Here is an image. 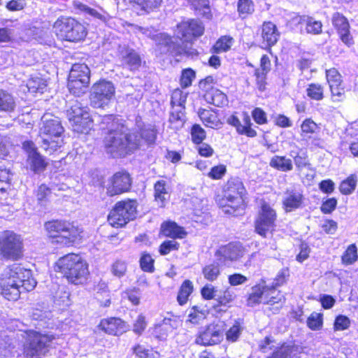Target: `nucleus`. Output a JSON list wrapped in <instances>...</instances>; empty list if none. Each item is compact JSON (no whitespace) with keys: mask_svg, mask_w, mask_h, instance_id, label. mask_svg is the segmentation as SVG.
<instances>
[{"mask_svg":"<svg viewBox=\"0 0 358 358\" xmlns=\"http://www.w3.org/2000/svg\"><path fill=\"white\" fill-rule=\"evenodd\" d=\"M203 31V23L197 20L180 22L176 27L175 36L180 40L182 45L173 42L167 34L158 33L152 36L156 43V55L171 52L174 55H196V50L192 48V41L194 38L201 36Z\"/></svg>","mask_w":358,"mask_h":358,"instance_id":"f257e3e1","label":"nucleus"},{"mask_svg":"<svg viewBox=\"0 0 358 358\" xmlns=\"http://www.w3.org/2000/svg\"><path fill=\"white\" fill-rule=\"evenodd\" d=\"M103 129H109L104 143L107 152L114 157H123L136 150L140 145V139L136 134H129L127 128L114 122L113 115L103 117Z\"/></svg>","mask_w":358,"mask_h":358,"instance_id":"f03ea898","label":"nucleus"},{"mask_svg":"<svg viewBox=\"0 0 358 358\" xmlns=\"http://www.w3.org/2000/svg\"><path fill=\"white\" fill-rule=\"evenodd\" d=\"M36 285L31 271L20 264L7 266L0 273V294L8 300H17L22 292L31 291Z\"/></svg>","mask_w":358,"mask_h":358,"instance_id":"7ed1b4c3","label":"nucleus"},{"mask_svg":"<svg viewBox=\"0 0 358 358\" xmlns=\"http://www.w3.org/2000/svg\"><path fill=\"white\" fill-rule=\"evenodd\" d=\"M55 270L62 273L69 282L75 285L83 284L89 275L86 261L73 253L60 257L55 263Z\"/></svg>","mask_w":358,"mask_h":358,"instance_id":"20e7f679","label":"nucleus"},{"mask_svg":"<svg viewBox=\"0 0 358 358\" xmlns=\"http://www.w3.org/2000/svg\"><path fill=\"white\" fill-rule=\"evenodd\" d=\"M43 125L40 129V137L42 147L53 152L64 144V128L59 119L51 114H45L42 117Z\"/></svg>","mask_w":358,"mask_h":358,"instance_id":"39448f33","label":"nucleus"},{"mask_svg":"<svg viewBox=\"0 0 358 358\" xmlns=\"http://www.w3.org/2000/svg\"><path fill=\"white\" fill-rule=\"evenodd\" d=\"M245 189L239 178H231L223 187L222 195L217 202L223 212L227 214H234L243 206V195Z\"/></svg>","mask_w":358,"mask_h":358,"instance_id":"423d86ee","label":"nucleus"},{"mask_svg":"<svg viewBox=\"0 0 358 358\" xmlns=\"http://www.w3.org/2000/svg\"><path fill=\"white\" fill-rule=\"evenodd\" d=\"M45 229L49 236L57 243L70 245L82 238L83 229L73 222L65 220H52L45 222Z\"/></svg>","mask_w":358,"mask_h":358,"instance_id":"0eeeda50","label":"nucleus"},{"mask_svg":"<svg viewBox=\"0 0 358 358\" xmlns=\"http://www.w3.org/2000/svg\"><path fill=\"white\" fill-rule=\"evenodd\" d=\"M52 30L61 40L72 42L80 41L87 35L86 27L71 17L57 19L53 24Z\"/></svg>","mask_w":358,"mask_h":358,"instance_id":"6e6552de","label":"nucleus"},{"mask_svg":"<svg viewBox=\"0 0 358 358\" xmlns=\"http://www.w3.org/2000/svg\"><path fill=\"white\" fill-rule=\"evenodd\" d=\"M217 260L224 266L236 262H244L248 266L250 263V258L247 255L245 248L239 243H229L218 248L215 253Z\"/></svg>","mask_w":358,"mask_h":358,"instance_id":"1a4fd4ad","label":"nucleus"},{"mask_svg":"<svg viewBox=\"0 0 358 358\" xmlns=\"http://www.w3.org/2000/svg\"><path fill=\"white\" fill-rule=\"evenodd\" d=\"M0 252L7 259H19L23 252V241L21 236L9 230L1 232Z\"/></svg>","mask_w":358,"mask_h":358,"instance_id":"9d476101","label":"nucleus"},{"mask_svg":"<svg viewBox=\"0 0 358 358\" xmlns=\"http://www.w3.org/2000/svg\"><path fill=\"white\" fill-rule=\"evenodd\" d=\"M90 71L85 64H75L69 73L68 87L76 96L84 94L90 83Z\"/></svg>","mask_w":358,"mask_h":358,"instance_id":"9b49d317","label":"nucleus"},{"mask_svg":"<svg viewBox=\"0 0 358 358\" xmlns=\"http://www.w3.org/2000/svg\"><path fill=\"white\" fill-rule=\"evenodd\" d=\"M67 115L73 130L77 133H87L92 127V119L87 107L80 103H75L69 110Z\"/></svg>","mask_w":358,"mask_h":358,"instance_id":"f8f14e48","label":"nucleus"},{"mask_svg":"<svg viewBox=\"0 0 358 358\" xmlns=\"http://www.w3.org/2000/svg\"><path fill=\"white\" fill-rule=\"evenodd\" d=\"M113 84L106 80L94 83L90 92V102L94 108H104L108 106L115 96Z\"/></svg>","mask_w":358,"mask_h":358,"instance_id":"ddd939ff","label":"nucleus"},{"mask_svg":"<svg viewBox=\"0 0 358 358\" xmlns=\"http://www.w3.org/2000/svg\"><path fill=\"white\" fill-rule=\"evenodd\" d=\"M276 213L268 204L263 203L255 222V231L266 238L272 235L275 228Z\"/></svg>","mask_w":358,"mask_h":358,"instance_id":"4468645a","label":"nucleus"},{"mask_svg":"<svg viewBox=\"0 0 358 358\" xmlns=\"http://www.w3.org/2000/svg\"><path fill=\"white\" fill-rule=\"evenodd\" d=\"M131 186V178L126 171H119L110 177L106 185V194L110 196L128 192Z\"/></svg>","mask_w":358,"mask_h":358,"instance_id":"2eb2a0df","label":"nucleus"},{"mask_svg":"<svg viewBox=\"0 0 358 358\" xmlns=\"http://www.w3.org/2000/svg\"><path fill=\"white\" fill-rule=\"evenodd\" d=\"M27 343L24 348V354L28 357L36 356L43 349L47 343L53 338L48 335H43L36 331H31L27 333Z\"/></svg>","mask_w":358,"mask_h":358,"instance_id":"dca6fc26","label":"nucleus"},{"mask_svg":"<svg viewBox=\"0 0 358 358\" xmlns=\"http://www.w3.org/2000/svg\"><path fill=\"white\" fill-rule=\"evenodd\" d=\"M23 148L28 155L27 164L30 169L35 173L43 171L47 163L43 157L36 152L34 144L31 141H25L23 143Z\"/></svg>","mask_w":358,"mask_h":358,"instance_id":"f3484780","label":"nucleus"},{"mask_svg":"<svg viewBox=\"0 0 358 358\" xmlns=\"http://www.w3.org/2000/svg\"><path fill=\"white\" fill-rule=\"evenodd\" d=\"M222 338V333L220 328L217 325L212 324L200 333L196 339V343L203 345H212L220 343Z\"/></svg>","mask_w":358,"mask_h":358,"instance_id":"a211bd4d","label":"nucleus"},{"mask_svg":"<svg viewBox=\"0 0 358 358\" xmlns=\"http://www.w3.org/2000/svg\"><path fill=\"white\" fill-rule=\"evenodd\" d=\"M98 328L105 333L113 336L122 335L128 329L125 322L117 317L102 320L98 325Z\"/></svg>","mask_w":358,"mask_h":358,"instance_id":"6ab92c4d","label":"nucleus"},{"mask_svg":"<svg viewBox=\"0 0 358 358\" xmlns=\"http://www.w3.org/2000/svg\"><path fill=\"white\" fill-rule=\"evenodd\" d=\"M162 0H131L132 9L139 15L149 14L158 9Z\"/></svg>","mask_w":358,"mask_h":358,"instance_id":"aec40b11","label":"nucleus"},{"mask_svg":"<svg viewBox=\"0 0 358 358\" xmlns=\"http://www.w3.org/2000/svg\"><path fill=\"white\" fill-rule=\"evenodd\" d=\"M120 55L122 61L131 70L137 69L141 64V59L138 54L133 49L124 46L119 47Z\"/></svg>","mask_w":358,"mask_h":358,"instance_id":"412c9836","label":"nucleus"},{"mask_svg":"<svg viewBox=\"0 0 358 358\" xmlns=\"http://www.w3.org/2000/svg\"><path fill=\"white\" fill-rule=\"evenodd\" d=\"M74 7L82 14L85 15H89L94 19L99 20L101 22H106L109 20L110 17L108 14L104 12L102 9L96 10L95 8H90L87 5L79 1H76L73 2Z\"/></svg>","mask_w":358,"mask_h":358,"instance_id":"4be33fe9","label":"nucleus"},{"mask_svg":"<svg viewBox=\"0 0 358 358\" xmlns=\"http://www.w3.org/2000/svg\"><path fill=\"white\" fill-rule=\"evenodd\" d=\"M176 328V321L170 318H164L154 327L153 334L160 340H164Z\"/></svg>","mask_w":358,"mask_h":358,"instance_id":"5701e85b","label":"nucleus"},{"mask_svg":"<svg viewBox=\"0 0 358 358\" xmlns=\"http://www.w3.org/2000/svg\"><path fill=\"white\" fill-rule=\"evenodd\" d=\"M199 116L203 124L207 127L218 129L222 126V122L213 110L201 109L199 111Z\"/></svg>","mask_w":358,"mask_h":358,"instance_id":"b1692460","label":"nucleus"},{"mask_svg":"<svg viewBox=\"0 0 358 358\" xmlns=\"http://www.w3.org/2000/svg\"><path fill=\"white\" fill-rule=\"evenodd\" d=\"M262 37L268 46L275 45L279 37L276 26L271 22H264L262 25Z\"/></svg>","mask_w":358,"mask_h":358,"instance_id":"393cba45","label":"nucleus"},{"mask_svg":"<svg viewBox=\"0 0 358 358\" xmlns=\"http://www.w3.org/2000/svg\"><path fill=\"white\" fill-rule=\"evenodd\" d=\"M161 232L165 236L173 238H182L186 235L183 228L179 227L176 222L167 221L162 223Z\"/></svg>","mask_w":358,"mask_h":358,"instance_id":"a878e982","label":"nucleus"},{"mask_svg":"<svg viewBox=\"0 0 358 358\" xmlns=\"http://www.w3.org/2000/svg\"><path fill=\"white\" fill-rule=\"evenodd\" d=\"M266 294V285H257L254 286L248 298V305L250 306H254L261 303H265Z\"/></svg>","mask_w":358,"mask_h":358,"instance_id":"bb28decb","label":"nucleus"},{"mask_svg":"<svg viewBox=\"0 0 358 358\" xmlns=\"http://www.w3.org/2000/svg\"><path fill=\"white\" fill-rule=\"evenodd\" d=\"M117 207L122 210L120 212L123 214L125 220L129 222L136 217L137 204L135 201H122L116 203Z\"/></svg>","mask_w":358,"mask_h":358,"instance_id":"cd10ccee","label":"nucleus"},{"mask_svg":"<svg viewBox=\"0 0 358 358\" xmlns=\"http://www.w3.org/2000/svg\"><path fill=\"white\" fill-rule=\"evenodd\" d=\"M357 184V177L356 174H350L340 182L338 190L342 195H350L355 192Z\"/></svg>","mask_w":358,"mask_h":358,"instance_id":"c85d7f7f","label":"nucleus"},{"mask_svg":"<svg viewBox=\"0 0 358 358\" xmlns=\"http://www.w3.org/2000/svg\"><path fill=\"white\" fill-rule=\"evenodd\" d=\"M192 7L203 17L211 20L213 13L210 6L209 0H187Z\"/></svg>","mask_w":358,"mask_h":358,"instance_id":"c756f323","label":"nucleus"},{"mask_svg":"<svg viewBox=\"0 0 358 358\" xmlns=\"http://www.w3.org/2000/svg\"><path fill=\"white\" fill-rule=\"evenodd\" d=\"M206 100L217 107L226 106L228 103L227 96L217 89H211L205 95Z\"/></svg>","mask_w":358,"mask_h":358,"instance_id":"7c9ffc66","label":"nucleus"},{"mask_svg":"<svg viewBox=\"0 0 358 358\" xmlns=\"http://www.w3.org/2000/svg\"><path fill=\"white\" fill-rule=\"evenodd\" d=\"M358 260V249L355 243L349 245L343 252L341 261L343 265L350 266Z\"/></svg>","mask_w":358,"mask_h":358,"instance_id":"2f4dec72","label":"nucleus"},{"mask_svg":"<svg viewBox=\"0 0 358 358\" xmlns=\"http://www.w3.org/2000/svg\"><path fill=\"white\" fill-rule=\"evenodd\" d=\"M208 314L207 309L194 306L189 311L187 321L194 324H200L206 319Z\"/></svg>","mask_w":358,"mask_h":358,"instance_id":"473e14b6","label":"nucleus"},{"mask_svg":"<svg viewBox=\"0 0 358 358\" xmlns=\"http://www.w3.org/2000/svg\"><path fill=\"white\" fill-rule=\"evenodd\" d=\"M120 210V207L115 206L108 216V221L113 227H122L128 222Z\"/></svg>","mask_w":358,"mask_h":358,"instance_id":"72a5a7b5","label":"nucleus"},{"mask_svg":"<svg viewBox=\"0 0 358 358\" xmlns=\"http://www.w3.org/2000/svg\"><path fill=\"white\" fill-rule=\"evenodd\" d=\"M155 197L160 206H164V203L169 198V194L166 187V182L164 180H159L155 185Z\"/></svg>","mask_w":358,"mask_h":358,"instance_id":"f704fd0d","label":"nucleus"},{"mask_svg":"<svg viewBox=\"0 0 358 358\" xmlns=\"http://www.w3.org/2000/svg\"><path fill=\"white\" fill-rule=\"evenodd\" d=\"M47 87L46 80L40 77H31L27 83V87L32 94L43 93Z\"/></svg>","mask_w":358,"mask_h":358,"instance_id":"c9c22d12","label":"nucleus"},{"mask_svg":"<svg viewBox=\"0 0 358 358\" xmlns=\"http://www.w3.org/2000/svg\"><path fill=\"white\" fill-rule=\"evenodd\" d=\"M15 107L13 96L6 91L0 90V111L11 112Z\"/></svg>","mask_w":358,"mask_h":358,"instance_id":"e433bc0d","label":"nucleus"},{"mask_svg":"<svg viewBox=\"0 0 358 358\" xmlns=\"http://www.w3.org/2000/svg\"><path fill=\"white\" fill-rule=\"evenodd\" d=\"M193 289L194 286L190 280H186L182 282L177 297L180 305H184L187 303L189 295L193 292Z\"/></svg>","mask_w":358,"mask_h":358,"instance_id":"4c0bfd02","label":"nucleus"},{"mask_svg":"<svg viewBox=\"0 0 358 358\" xmlns=\"http://www.w3.org/2000/svg\"><path fill=\"white\" fill-rule=\"evenodd\" d=\"M270 166L282 171H287L292 169V163L291 159L285 157H273L271 159Z\"/></svg>","mask_w":358,"mask_h":358,"instance_id":"58836bf2","label":"nucleus"},{"mask_svg":"<svg viewBox=\"0 0 358 358\" xmlns=\"http://www.w3.org/2000/svg\"><path fill=\"white\" fill-rule=\"evenodd\" d=\"M301 203V195L299 193L292 192L287 194L283 201L286 211H292L298 208Z\"/></svg>","mask_w":358,"mask_h":358,"instance_id":"ea45409f","label":"nucleus"},{"mask_svg":"<svg viewBox=\"0 0 358 358\" xmlns=\"http://www.w3.org/2000/svg\"><path fill=\"white\" fill-rule=\"evenodd\" d=\"M284 296L280 291L277 290L273 285H266V294L265 304L274 305L282 301Z\"/></svg>","mask_w":358,"mask_h":358,"instance_id":"a19ab883","label":"nucleus"},{"mask_svg":"<svg viewBox=\"0 0 358 358\" xmlns=\"http://www.w3.org/2000/svg\"><path fill=\"white\" fill-rule=\"evenodd\" d=\"M332 24L337 33L350 29V24L348 19L340 13H335L332 15Z\"/></svg>","mask_w":358,"mask_h":358,"instance_id":"79ce46f5","label":"nucleus"},{"mask_svg":"<svg viewBox=\"0 0 358 358\" xmlns=\"http://www.w3.org/2000/svg\"><path fill=\"white\" fill-rule=\"evenodd\" d=\"M204 278L208 281H215L220 275V268L218 263L206 265L202 270Z\"/></svg>","mask_w":358,"mask_h":358,"instance_id":"37998d69","label":"nucleus"},{"mask_svg":"<svg viewBox=\"0 0 358 358\" xmlns=\"http://www.w3.org/2000/svg\"><path fill=\"white\" fill-rule=\"evenodd\" d=\"M337 205L336 197H324L321 201L320 210L324 215H331L336 209Z\"/></svg>","mask_w":358,"mask_h":358,"instance_id":"c03bdc74","label":"nucleus"},{"mask_svg":"<svg viewBox=\"0 0 358 358\" xmlns=\"http://www.w3.org/2000/svg\"><path fill=\"white\" fill-rule=\"evenodd\" d=\"M187 95V93L179 89L175 90L171 95V105L173 108H180L181 109H185Z\"/></svg>","mask_w":358,"mask_h":358,"instance_id":"a18cd8bd","label":"nucleus"},{"mask_svg":"<svg viewBox=\"0 0 358 358\" xmlns=\"http://www.w3.org/2000/svg\"><path fill=\"white\" fill-rule=\"evenodd\" d=\"M234 39L232 37L224 36L221 37L214 45L213 50L216 53L226 52L229 50L233 45Z\"/></svg>","mask_w":358,"mask_h":358,"instance_id":"49530a36","label":"nucleus"},{"mask_svg":"<svg viewBox=\"0 0 358 358\" xmlns=\"http://www.w3.org/2000/svg\"><path fill=\"white\" fill-rule=\"evenodd\" d=\"M327 81L329 86L342 85V76L338 70L334 67L327 69L325 71Z\"/></svg>","mask_w":358,"mask_h":358,"instance_id":"de8ad7c7","label":"nucleus"},{"mask_svg":"<svg viewBox=\"0 0 358 358\" xmlns=\"http://www.w3.org/2000/svg\"><path fill=\"white\" fill-rule=\"evenodd\" d=\"M350 326V320L346 315H338L335 317L334 322V330L344 331L348 329Z\"/></svg>","mask_w":358,"mask_h":358,"instance_id":"09e8293b","label":"nucleus"},{"mask_svg":"<svg viewBox=\"0 0 358 358\" xmlns=\"http://www.w3.org/2000/svg\"><path fill=\"white\" fill-rule=\"evenodd\" d=\"M191 136L193 142L199 144L206 138V131L200 125L194 124L191 129Z\"/></svg>","mask_w":358,"mask_h":358,"instance_id":"8fccbe9b","label":"nucleus"},{"mask_svg":"<svg viewBox=\"0 0 358 358\" xmlns=\"http://www.w3.org/2000/svg\"><path fill=\"white\" fill-rule=\"evenodd\" d=\"M241 123L243 129L241 134H245L249 137H254L257 135L255 130L251 128L250 117L248 113H243V120Z\"/></svg>","mask_w":358,"mask_h":358,"instance_id":"3c124183","label":"nucleus"},{"mask_svg":"<svg viewBox=\"0 0 358 358\" xmlns=\"http://www.w3.org/2000/svg\"><path fill=\"white\" fill-rule=\"evenodd\" d=\"M10 178V174L9 171L0 166V199L5 194V190L8 186V182Z\"/></svg>","mask_w":358,"mask_h":358,"instance_id":"603ef678","label":"nucleus"},{"mask_svg":"<svg viewBox=\"0 0 358 358\" xmlns=\"http://www.w3.org/2000/svg\"><path fill=\"white\" fill-rule=\"evenodd\" d=\"M154 259L149 254H143L140 259V266L143 271L152 273L154 271Z\"/></svg>","mask_w":358,"mask_h":358,"instance_id":"864d4df0","label":"nucleus"},{"mask_svg":"<svg viewBox=\"0 0 358 358\" xmlns=\"http://www.w3.org/2000/svg\"><path fill=\"white\" fill-rule=\"evenodd\" d=\"M195 78V72L191 69H187L182 71L180 78V85L185 88L192 85Z\"/></svg>","mask_w":358,"mask_h":358,"instance_id":"5fc2aeb1","label":"nucleus"},{"mask_svg":"<svg viewBox=\"0 0 358 358\" xmlns=\"http://www.w3.org/2000/svg\"><path fill=\"white\" fill-rule=\"evenodd\" d=\"M126 271L127 264L124 261L116 260L111 266V272L116 277H122Z\"/></svg>","mask_w":358,"mask_h":358,"instance_id":"6e6d98bb","label":"nucleus"},{"mask_svg":"<svg viewBox=\"0 0 358 358\" xmlns=\"http://www.w3.org/2000/svg\"><path fill=\"white\" fill-rule=\"evenodd\" d=\"M141 136V138L138 136V138L140 139V143L142 139H144L148 143H152L156 138V131L152 126H149L142 130Z\"/></svg>","mask_w":358,"mask_h":358,"instance_id":"4d7b16f0","label":"nucleus"},{"mask_svg":"<svg viewBox=\"0 0 358 358\" xmlns=\"http://www.w3.org/2000/svg\"><path fill=\"white\" fill-rule=\"evenodd\" d=\"M331 96L334 101H341L343 100L345 94V90L343 85H336V86H329Z\"/></svg>","mask_w":358,"mask_h":358,"instance_id":"13d9d810","label":"nucleus"},{"mask_svg":"<svg viewBox=\"0 0 358 358\" xmlns=\"http://www.w3.org/2000/svg\"><path fill=\"white\" fill-rule=\"evenodd\" d=\"M238 10L240 14L248 15L254 11V4L252 0H239Z\"/></svg>","mask_w":358,"mask_h":358,"instance_id":"bf43d9fd","label":"nucleus"},{"mask_svg":"<svg viewBox=\"0 0 358 358\" xmlns=\"http://www.w3.org/2000/svg\"><path fill=\"white\" fill-rule=\"evenodd\" d=\"M133 352L139 358H154L150 350L141 344H136L132 348Z\"/></svg>","mask_w":358,"mask_h":358,"instance_id":"052dcab7","label":"nucleus"},{"mask_svg":"<svg viewBox=\"0 0 358 358\" xmlns=\"http://www.w3.org/2000/svg\"><path fill=\"white\" fill-rule=\"evenodd\" d=\"M320 190L327 195L332 194L335 189V183L331 179L322 180L318 183Z\"/></svg>","mask_w":358,"mask_h":358,"instance_id":"680f3d73","label":"nucleus"},{"mask_svg":"<svg viewBox=\"0 0 358 358\" xmlns=\"http://www.w3.org/2000/svg\"><path fill=\"white\" fill-rule=\"evenodd\" d=\"M179 243L174 240L164 241L159 248V252L162 255H165L169 254L171 250H176L178 249Z\"/></svg>","mask_w":358,"mask_h":358,"instance_id":"e2e57ef3","label":"nucleus"},{"mask_svg":"<svg viewBox=\"0 0 358 358\" xmlns=\"http://www.w3.org/2000/svg\"><path fill=\"white\" fill-rule=\"evenodd\" d=\"M147 322L145 321V317L143 315H139L136 320L134 321L133 325V331L134 333L137 334H141L145 329L146 328Z\"/></svg>","mask_w":358,"mask_h":358,"instance_id":"0e129e2a","label":"nucleus"},{"mask_svg":"<svg viewBox=\"0 0 358 358\" xmlns=\"http://www.w3.org/2000/svg\"><path fill=\"white\" fill-rule=\"evenodd\" d=\"M236 298V294L234 290L231 288H227L222 293V294L219 296V302L222 305H227L232 302Z\"/></svg>","mask_w":358,"mask_h":358,"instance_id":"69168bd1","label":"nucleus"},{"mask_svg":"<svg viewBox=\"0 0 358 358\" xmlns=\"http://www.w3.org/2000/svg\"><path fill=\"white\" fill-rule=\"evenodd\" d=\"M241 327L239 324L236 323L233 325L227 332V339L229 341L234 342L236 341L241 332Z\"/></svg>","mask_w":358,"mask_h":358,"instance_id":"338daca9","label":"nucleus"},{"mask_svg":"<svg viewBox=\"0 0 358 358\" xmlns=\"http://www.w3.org/2000/svg\"><path fill=\"white\" fill-rule=\"evenodd\" d=\"M50 194V189L45 185H41L38 187L36 192V198L38 203L43 204L48 200Z\"/></svg>","mask_w":358,"mask_h":358,"instance_id":"774afa93","label":"nucleus"}]
</instances>
